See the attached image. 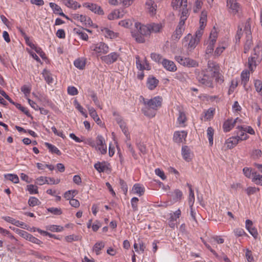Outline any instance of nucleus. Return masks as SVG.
<instances>
[{"instance_id": "f257e3e1", "label": "nucleus", "mask_w": 262, "mask_h": 262, "mask_svg": "<svg viewBox=\"0 0 262 262\" xmlns=\"http://www.w3.org/2000/svg\"><path fill=\"white\" fill-rule=\"evenodd\" d=\"M135 26L137 29L139 26V32L146 36H149L151 33H158L162 32L164 24L161 23H151L146 25H141L139 23H135Z\"/></svg>"}, {"instance_id": "f03ea898", "label": "nucleus", "mask_w": 262, "mask_h": 262, "mask_svg": "<svg viewBox=\"0 0 262 262\" xmlns=\"http://www.w3.org/2000/svg\"><path fill=\"white\" fill-rule=\"evenodd\" d=\"M199 83L203 86L213 88V76L212 73L208 71V70H203L199 72L196 76Z\"/></svg>"}, {"instance_id": "7ed1b4c3", "label": "nucleus", "mask_w": 262, "mask_h": 262, "mask_svg": "<svg viewBox=\"0 0 262 262\" xmlns=\"http://www.w3.org/2000/svg\"><path fill=\"white\" fill-rule=\"evenodd\" d=\"M217 36L216 31L214 29L211 30L209 38L206 43L207 47L205 50V58H209L211 55L213 54L214 45L216 42Z\"/></svg>"}, {"instance_id": "20e7f679", "label": "nucleus", "mask_w": 262, "mask_h": 262, "mask_svg": "<svg viewBox=\"0 0 262 262\" xmlns=\"http://www.w3.org/2000/svg\"><path fill=\"white\" fill-rule=\"evenodd\" d=\"M143 100L144 104L154 111L157 110L159 107L162 105V98L160 96H156L150 99H145L141 97Z\"/></svg>"}, {"instance_id": "39448f33", "label": "nucleus", "mask_w": 262, "mask_h": 262, "mask_svg": "<svg viewBox=\"0 0 262 262\" xmlns=\"http://www.w3.org/2000/svg\"><path fill=\"white\" fill-rule=\"evenodd\" d=\"M187 0H172L171 6L173 9H180L181 16H186L188 14L189 9L187 8Z\"/></svg>"}, {"instance_id": "423d86ee", "label": "nucleus", "mask_w": 262, "mask_h": 262, "mask_svg": "<svg viewBox=\"0 0 262 262\" xmlns=\"http://www.w3.org/2000/svg\"><path fill=\"white\" fill-rule=\"evenodd\" d=\"M199 42L200 40L192 36L190 33L188 34L182 39L183 45L186 47L189 51L193 50Z\"/></svg>"}, {"instance_id": "0eeeda50", "label": "nucleus", "mask_w": 262, "mask_h": 262, "mask_svg": "<svg viewBox=\"0 0 262 262\" xmlns=\"http://www.w3.org/2000/svg\"><path fill=\"white\" fill-rule=\"evenodd\" d=\"M174 59L178 63L184 67L195 68L199 66V63L196 60L189 57L176 56Z\"/></svg>"}, {"instance_id": "6e6552de", "label": "nucleus", "mask_w": 262, "mask_h": 262, "mask_svg": "<svg viewBox=\"0 0 262 262\" xmlns=\"http://www.w3.org/2000/svg\"><path fill=\"white\" fill-rule=\"evenodd\" d=\"M227 6L232 15L239 14L242 11L241 6L236 0H227Z\"/></svg>"}, {"instance_id": "1a4fd4ad", "label": "nucleus", "mask_w": 262, "mask_h": 262, "mask_svg": "<svg viewBox=\"0 0 262 262\" xmlns=\"http://www.w3.org/2000/svg\"><path fill=\"white\" fill-rule=\"evenodd\" d=\"M250 26L249 21L247 22L245 26V31H246V41L244 45V53H247L252 45V39L251 32L250 30Z\"/></svg>"}, {"instance_id": "9d476101", "label": "nucleus", "mask_w": 262, "mask_h": 262, "mask_svg": "<svg viewBox=\"0 0 262 262\" xmlns=\"http://www.w3.org/2000/svg\"><path fill=\"white\" fill-rule=\"evenodd\" d=\"M91 49L96 53L105 54L108 52V47L104 42H99L91 46Z\"/></svg>"}, {"instance_id": "9b49d317", "label": "nucleus", "mask_w": 262, "mask_h": 262, "mask_svg": "<svg viewBox=\"0 0 262 262\" xmlns=\"http://www.w3.org/2000/svg\"><path fill=\"white\" fill-rule=\"evenodd\" d=\"M119 56L117 52H112L110 54L101 57L102 61L107 64H111L116 62Z\"/></svg>"}, {"instance_id": "f8f14e48", "label": "nucleus", "mask_w": 262, "mask_h": 262, "mask_svg": "<svg viewBox=\"0 0 262 262\" xmlns=\"http://www.w3.org/2000/svg\"><path fill=\"white\" fill-rule=\"evenodd\" d=\"M161 64L164 68L168 71L174 72L177 70L176 64L171 60L164 58L161 61Z\"/></svg>"}, {"instance_id": "ddd939ff", "label": "nucleus", "mask_w": 262, "mask_h": 262, "mask_svg": "<svg viewBox=\"0 0 262 262\" xmlns=\"http://www.w3.org/2000/svg\"><path fill=\"white\" fill-rule=\"evenodd\" d=\"M228 43L226 40L219 41L217 48L215 49L213 55L215 57L220 56L224 51L227 48Z\"/></svg>"}, {"instance_id": "4468645a", "label": "nucleus", "mask_w": 262, "mask_h": 262, "mask_svg": "<svg viewBox=\"0 0 262 262\" xmlns=\"http://www.w3.org/2000/svg\"><path fill=\"white\" fill-rule=\"evenodd\" d=\"M238 118L233 120L232 118L228 119L223 123V128L224 132L227 133L230 131L235 126Z\"/></svg>"}, {"instance_id": "2eb2a0df", "label": "nucleus", "mask_w": 262, "mask_h": 262, "mask_svg": "<svg viewBox=\"0 0 262 262\" xmlns=\"http://www.w3.org/2000/svg\"><path fill=\"white\" fill-rule=\"evenodd\" d=\"M84 6L89 8L91 11L94 12L95 14L102 15L104 12L100 6L94 4L85 3Z\"/></svg>"}, {"instance_id": "dca6fc26", "label": "nucleus", "mask_w": 262, "mask_h": 262, "mask_svg": "<svg viewBox=\"0 0 262 262\" xmlns=\"http://www.w3.org/2000/svg\"><path fill=\"white\" fill-rule=\"evenodd\" d=\"M159 83V80L153 76H149L147 79L146 85L150 90H154Z\"/></svg>"}, {"instance_id": "f3484780", "label": "nucleus", "mask_w": 262, "mask_h": 262, "mask_svg": "<svg viewBox=\"0 0 262 262\" xmlns=\"http://www.w3.org/2000/svg\"><path fill=\"white\" fill-rule=\"evenodd\" d=\"M246 228L254 238L257 237L258 235L257 230L253 226V223L251 220H247L246 221Z\"/></svg>"}, {"instance_id": "a211bd4d", "label": "nucleus", "mask_w": 262, "mask_h": 262, "mask_svg": "<svg viewBox=\"0 0 262 262\" xmlns=\"http://www.w3.org/2000/svg\"><path fill=\"white\" fill-rule=\"evenodd\" d=\"M239 141L235 136H233L227 139L225 144L226 145L227 149H230L234 147L238 143Z\"/></svg>"}, {"instance_id": "6ab92c4d", "label": "nucleus", "mask_w": 262, "mask_h": 262, "mask_svg": "<svg viewBox=\"0 0 262 262\" xmlns=\"http://www.w3.org/2000/svg\"><path fill=\"white\" fill-rule=\"evenodd\" d=\"M135 58L137 68L138 70H139L140 71H143L144 70H150L151 68L149 65V63H146V66H145L144 63L140 60L139 56L136 55Z\"/></svg>"}, {"instance_id": "aec40b11", "label": "nucleus", "mask_w": 262, "mask_h": 262, "mask_svg": "<svg viewBox=\"0 0 262 262\" xmlns=\"http://www.w3.org/2000/svg\"><path fill=\"white\" fill-rule=\"evenodd\" d=\"M138 31L135 32L132 31L131 32L132 36L135 38L136 41L138 43H144L145 41V37H146L145 35H143L139 32V26L137 29Z\"/></svg>"}, {"instance_id": "412c9836", "label": "nucleus", "mask_w": 262, "mask_h": 262, "mask_svg": "<svg viewBox=\"0 0 262 262\" xmlns=\"http://www.w3.org/2000/svg\"><path fill=\"white\" fill-rule=\"evenodd\" d=\"M187 135V133L186 131L183 130L181 132L177 131L174 132L173 135V140L176 142L180 143L182 142V140L185 139Z\"/></svg>"}, {"instance_id": "4be33fe9", "label": "nucleus", "mask_w": 262, "mask_h": 262, "mask_svg": "<svg viewBox=\"0 0 262 262\" xmlns=\"http://www.w3.org/2000/svg\"><path fill=\"white\" fill-rule=\"evenodd\" d=\"M77 19L78 22L85 27H91L93 25V21L90 17H73Z\"/></svg>"}, {"instance_id": "5701e85b", "label": "nucleus", "mask_w": 262, "mask_h": 262, "mask_svg": "<svg viewBox=\"0 0 262 262\" xmlns=\"http://www.w3.org/2000/svg\"><path fill=\"white\" fill-rule=\"evenodd\" d=\"M182 155L183 159L187 162L191 160V155L189 148L187 146H184L182 148Z\"/></svg>"}, {"instance_id": "b1692460", "label": "nucleus", "mask_w": 262, "mask_h": 262, "mask_svg": "<svg viewBox=\"0 0 262 262\" xmlns=\"http://www.w3.org/2000/svg\"><path fill=\"white\" fill-rule=\"evenodd\" d=\"M50 6L52 8L53 12L57 15H59L61 16H67L66 15L62 12V10L60 6L57 5V4L53 3H50Z\"/></svg>"}, {"instance_id": "393cba45", "label": "nucleus", "mask_w": 262, "mask_h": 262, "mask_svg": "<svg viewBox=\"0 0 262 262\" xmlns=\"http://www.w3.org/2000/svg\"><path fill=\"white\" fill-rule=\"evenodd\" d=\"M60 2L68 7L76 9L77 8H79L80 6L78 3L73 0H60Z\"/></svg>"}, {"instance_id": "a878e982", "label": "nucleus", "mask_w": 262, "mask_h": 262, "mask_svg": "<svg viewBox=\"0 0 262 262\" xmlns=\"http://www.w3.org/2000/svg\"><path fill=\"white\" fill-rule=\"evenodd\" d=\"M42 76L48 84H50L53 82V79L52 74L48 70L44 69L42 72Z\"/></svg>"}, {"instance_id": "bb28decb", "label": "nucleus", "mask_w": 262, "mask_h": 262, "mask_svg": "<svg viewBox=\"0 0 262 262\" xmlns=\"http://www.w3.org/2000/svg\"><path fill=\"white\" fill-rule=\"evenodd\" d=\"M104 242L101 241L97 242L94 246L93 251L96 254V255H99L100 254V251L104 247Z\"/></svg>"}, {"instance_id": "cd10ccee", "label": "nucleus", "mask_w": 262, "mask_h": 262, "mask_svg": "<svg viewBox=\"0 0 262 262\" xmlns=\"http://www.w3.org/2000/svg\"><path fill=\"white\" fill-rule=\"evenodd\" d=\"M45 145L52 154H56L58 156L61 155V151L55 146L48 142H46Z\"/></svg>"}, {"instance_id": "c85d7f7f", "label": "nucleus", "mask_w": 262, "mask_h": 262, "mask_svg": "<svg viewBox=\"0 0 262 262\" xmlns=\"http://www.w3.org/2000/svg\"><path fill=\"white\" fill-rule=\"evenodd\" d=\"M207 64L208 69H209V70H208V71L210 73L213 72L214 71L220 70V67L219 64L212 60H209L208 61Z\"/></svg>"}, {"instance_id": "c756f323", "label": "nucleus", "mask_w": 262, "mask_h": 262, "mask_svg": "<svg viewBox=\"0 0 262 262\" xmlns=\"http://www.w3.org/2000/svg\"><path fill=\"white\" fill-rule=\"evenodd\" d=\"M242 83L245 86L249 80L250 72L248 70L243 71L241 73Z\"/></svg>"}, {"instance_id": "7c9ffc66", "label": "nucleus", "mask_w": 262, "mask_h": 262, "mask_svg": "<svg viewBox=\"0 0 262 262\" xmlns=\"http://www.w3.org/2000/svg\"><path fill=\"white\" fill-rule=\"evenodd\" d=\"M133 191L135 193L142 196L144 192V188L142 187L139 184H135L133 187Z\"/></svg>"}, {"instance_id": "2f4dec72", "label": "nucleus", "mask_w": 262, "mask_h": 262, "mask_svg": "<svg viewBox=\"0 0 262 262\" xmlns=\"http://www.w3.org/2000/svg\"><path fill=\"white\" fill-rule=\"evenodd\" d=\"M74 66L80 70H83L85 66V61L83 58H78L74 62Z\"/></svg>"}, {"instance_id": "473e14b6", "label": "nucleus", "mask_w": 262, "mask_h": 262, "mask_svg": "<svg viewBox=\"0 0 262 262\" xmlns=\"http://www.w3.org/2000/svg\"><path fill=\"white\" fill-rule=\"evenodd\" d=\"M94 167L99 172H103L105 171L106 169L107 168L105 162L100 163L99 162L95 164Z\"/></svg>"}, {"instance_id": "72a5a7b5", "label": "nucleus", "mask_w": 262, "mask_h": 262, "mask_svg": "<svg viewBox=\"0 0 262 262\" xmlns=\"http://www.w3.org/2000/svg\"><path fill=\"white\" fill-rule=\"evenodd\" d=\"M212 73L213 78L214 77L217 82L222 83L224 81V78L223 75L220 73V70L214 71Z\"/></svg>"}, {"instance_id": "f704fd0d", "label": "nucleus", "mask_w": 262, "mask_h": 262, "mask_svg": "<svg viewBox=\"0 0 262 262\" xmlns=\"http://www.w3.org/2000/svg\"><path fill=\"white\" fill-rule=\"evenodd\" d=\"M101 31L106 37L113 38L117 36L116 33H114L113 31L109 30L107 28H103L101 29Z\"/></svg>"}, {"instance_id": "c9c22d12", "label": "nucleus", "mask_w": 262, "mask_h": 262, "mask_svg": "<svg viewBox=\"0 0 262 262\" xmlns=\"http://www.w3.org/2000/svg\"><path fill=\"white\" fill-rule=\"evenodd\" d=\"M186 117L185 113L182 111H179V117L178 118V122L180 125L184 126V124L186 121Z\"/></svg>"}, {"instance_id": "e433bc0d", "label": "nucleus", "mask_w": 262, "mask_h": 262, "mask_svg": "<svg viewBox=\"0 0 262 262\" xmlns=\"http://www.w3.org/2000/svg\"><path fill=\"white\" fill-rule=\"evenodd\" d=\"M203 4V0H195L193 8V12L194 13H197L201 11Z\"/></svg>"}, {"instance_id": "4c0bfd02", "label": "nucleus", "mask_w": 262, "mask_h": 262, "mask_svg": "<svg viewBox=\"0 0 262 262\" xmlns=\"http://www.w3.org/2000/svg\"><path fill=\"white\" fill-rule=\"evenodd\" d=\"M133 20L130 18H127L121 20L119 23V25L126 28H129L133 25Z\"/></svg>"}, {"instance_id": "58836bf2", "label": "nucleus", "mask_w": 262, "mask_h": 262, "mask_svg": "<svg viewBox=\"0 0 262 262\" xmlns=\"http://www.w3.org/2000/svg\"><path fill=\"white\" fill-rule=\"evenodd\" d=\"M5 178L14 183H18L19 182V178L16 174H6L4 176Z\"/></svg>"}, {"instance_id": "ea45409f", "label": "nucleus", "mask_w": 262, "mask_h": 262, "mask_svg": "<svg viewBox=\"0 0 262 262\" xmlns=\"http://www.w3.org/2000/svg\"><path fill=\"white\" fill-rule=\"evenodd\" d=\"M207 134L209 142L210 145L213 144L214 129L211 127H209L207 130Z\"/></svg>"}, {"instance_id": "a19ab883", "label": "nucleus", "mask_w": 262, "mask_h": 262, "mask_svg": "<svg viewBox=\"0 0 262 262\" xmlns=\"http://www.w3.org/2000/svg\"><path fill=\"white\" fill-rule=\"evenodd\" d=\"M215 112V108L213 107L209 108L208 110L204 112V118L206 120H209L213 118Z\"/></svg>"}, {"instance_id": "79ce46f5", "label": "nucleus", "mask_w": 262, "mask_h": 262, "mask_svg": "<svg viewBox=\"0 0 262 262\" xmlns=\"http://www.w3.org/2000/svg\"><path fill=\"white\" fill-rule=\"evenodd\" d=\"M244 130V128L243 126H238L236 127V130L234 132L235 136L239 141L241 140L239 139H241L240 137H242L245 132Z\"/></svg>"}, {"instance_id": "37998d69", "label": "nucleus", "mask_w": 262, "mask_h": 262, "mask_svg": "<svg viewBox=\"0 0 262 262\" xmlns=\"http://www.w3.org/2000/svg\"><path fill=\"white\" fill-rule=\"evenodd\" d=\"M142 113L145 115L149 118H152L155 116L156 113L155 112H152L151 111V108H149L148 106L143 108L142 109Z\"/></svg>"}, {"instance_id": "c03bdc74", "label": "nucleus", "mask_w": 262, "mask_h": 262, "mask_svg": "<svg viewBox=\"0 0 262 262\" xmlns=\"http://www.w3.org/2000/svg\"><path fill=\"white\" fill-rule=\"evenodd\" d=\"M74 31L76 34H77L79 36L80 38H81L83 40H87V39H88V34L85 32L81 30L80 29L75 28L74 29Z\"/></svg>"}, {"instance_id": "a18cd8bd", "label": "nucleus", "mask_w": 262, "mask_h": 262, "mask_svg": "<svg viewBox=\"0 0 262 262\" xmlns=\"http://www.w3.org/2000/svg\"><path fill=\"white\" fill-rule=\"evenodd\" d=\"M41 204V202L39 201V200L34 196L30 197L28 200V204L31 207H34L35 206L39 205Z\"/></svg>"}, {"instance_id": "49530a36", "label": "nucleus", "mask_w": 262, "mask_h": 262, "mask_svg": "<svg viewBox=\"0 0 262 262\" xmlns=\"http://www.w3.org/2000/svg\"><path fill=\"white\" fill-rule=\"evenodd\" d=\"M150 57L152 60L158 63H161V61L164 59L161 54L156 53H152L150 54Z\"/></svg>"}, {"instance_id": "de8ad7c7", "label": "nucleus", "mask_w": 262, "mask_h": 262, "mask_svg": "<svg viewBox=\"0 0 262 262\" xmlns=\"http://www.w3.org/2000/svg\"><path fill=\"white\" fill-rule=\"evenodd\" d=\"M73 104H74V105L75 106V108L76 109H77L81 113L82 115H83L84 116H85V117H87V114H86V113L84 112V108H83V107L80 104V103L78 102V101L75 99L74 101V102H73Z\"/></svg>"}, {"instance_id": "09e8293b", "label": "nucleus", "mask_w": 262, "mask_h": 262, "mask_svg": "<svg viewBox=\"0 0 262 262\" xmlns=\"http://www.w3.org/2000/svg\"><path fill=\"white\" fill-rule=\"evenodd\" d=\"M253 181L257 185H262V175L257 174L256 172L253 173Z\"/></svg>"}, {"instance_id": "8fccbe9b", "label": "nucleus", "mask_w": 262, "mask_h": 262, "mask_svg": "<svg viewBox=\"0 0 262 262\" xmlns=\"http://www.w3.org/2000/svg\"><path fill=\"white\" fill-rule=\"evenodd\" d=\"M47 211L54 215H60L62 211L60 208L50 207L47 208Z\"/></svg>"}, {"instance_id": "3c124183", "label": "nucleus", "mask_w": 262, "mask_h": 262, "mask_svg": "<svg viewBox=\"0 0 262 262\" xmlns=\"http://www.w3.org/2000/svg\"><path fill=\"white\" fill-rule=\"evenodd\" d=\"M76 193V190H68L64 193L63 196L67 200H70L71 199H73V198L75 196Z\"/></svg>"}, {"instance_id": "603ef678", "label": "nucleus", "mask_w": 262, "mask_h": 262, "mask_svg": "<svg viewBox=\"0 0 262 262\" xmlns=\"http://www.w3.org/2000/svg\"><path fill=\"white\" fill-rule=\"evenodd\" d=\"M120 128L121 129L122 132L124 133V135L126 136L127 139H130L129 133L128 132V128L126 126V124L125 122H124L119 125Z\"/></svg>"}, {"instance_id": "864d4df0", "label": "nucleus", "mask_w": 262, "mask_h": 262, "mask_svg": "<svg viewBox=\"0 0 262 262\" xmlns=\"http://www.w3.org/2000/svg\"><path fill=\"white\" fill-rule=\"evenodd\" d=\"M183 33V31L176 29L171 36L172 39L173 40H178L181 37Z\"/></svg>"}, {"instance_id": "5fc2aeb1", "label": "nucleus", "mask_w": 262, "mask_h": 262, "mask_svg": "<svg viewBox=\"0 0 262 262\" xmlns=\"http://www.w3.org/2000/svg\"><path fill=\"white\" fill-rule=\"evenodd\" d=\"M259 191V188L255 187H249L245 189V191L246 192L247 195L249 196L251 195V194H253Z\"/></svg>"}, {"instance_id": "6e6d98bb", "label": "nucleus", "mask_w": 262, "mask_h": 262, "mask_svg": "<svg viewBox=\"0 0 262 262\" xmlns=\"http://www.w3.org/2000/svg\"><path fill=\"white\" fill-rule=\"evenodd\" d=\"M139 199L137 197H134L131 199V205L133 211H136L138 210V202Z\"/></svg>"}, {"instance_id": "4d7b16f0", "label": "nucleus", "mask_w": 262, "mask_h": 262, "mask_svg": "<svg viewBox=\"0 0 262 262\" xmlns=\"http://www.w3.org/2000/svg\"><path fill=\"white\" fill-rule=\"evenodd\" d=\"M63 227L57 225H50L47 227V229L52 232H60L63 230Z\"/></svg>"}, {"instance_id": "13d9d810", "label": "nucleus", "mask_w": 262, "mask_h": 262, "mask_svg": "<svg viewBox=\"0 0 262 262\" xmlns=\"http://www.w3.org/2000/svg\"><path fill=\"white\" fill-rule=\"evenodd\" d=\"M27 190L30 194H37L38 193L37 187L33 184L27 186Z\"/></svg>"}, {"instance_id": "bf43d9fd", "label": "nucleus", "mask_w": 262, "mask_h": 262, "mask_svg": "<svg viewBox=\"0 0 262 262\" xmlns=\"http://www.w3.org/2000/svg\"><path fill=\"white\" fill-rule=\"evenodd\" d=\"M181 214V211L179 209L173 213L170 214V219L171 220V221H176L180 217Z\"/></svg>"}, {"instance_id": "052dcab7", "label": "nucleus", "mask_w": 262, "mask_h": 262, "mask_svg": "<svg viewBox=\"0 0 262 262\" xmlns=\"http://www.w3.org/2000/svg\"><path fill=\"white\" fill-rule=\"evenodd\" d=\"M254 86L256 91L260 93L262 95V82L260 80H256L254 82Z\"/></svg>"}, {"instance_id": "680f3d73", "label": "nucleus", "mask_w": 262, "mask_h": 262, "mask_svg": "<svg viewBox=\"0 0 262 262\" xmlns=\"http://www.w3.org/2000/svg\"><path fill=\"white\" fill-rule=\"evenodd\" d=\"M15 106L16 108L26 114L27 116L29 117L31 116L27 108L21 106L20 104L17 103L15 104Z\"/></svg>"}, {"instance_id": "e2e57ef3", "label": "nucleus", "mask_w": 262, "mask_h": 262, "mask_svg": "<svg viewBox=\"0 0 262 262\" xmlns=\"http://www.w3.org/2000/svg\"><path fill=\"white\" fill-rule=\"evenodd\" d=\"M186 20V18L184 19H181L176 29L184 32L185 29V23Z\"/></svg>"}, {"instance_id": "0e129e2a", "label": "nucleus", "mask_w": 262, "mask_h": 262, "mask_svg": "<svg viewBox=\"0 0 262 262\" xmlns=\"http://www.w3.org/2000/svg\"><path fill=\"white\" fill-rule=\"evenodd\" d=\"M233 232L235 235L238 237L247 235L246 233L242 228H236L234 230Z\"/></svg>"}, {"instance_id": "69168bd1", "label": "nucleus", "mask_w": 262, "mask_h": 262, "mask_svg": "<svg viewBox=\"0 0 262 262\" xmlns=\"http://www.w3.org/2000/svg\"><path fill=\"white\" fill-rule=\"evenodd\" d=\"M33 49H34L35 52L39 54V55L42 58V59H46V54L44 53V52L42 50L41 48L37 47L36 46Z\"/></svg>"}, {"instance_id": "338daca9", "label": "nucleus", "mask_w": 262, "mask_h": 262, "mask_svg": "<svg viewBox=\"0 0 262 262\" xmlns=\"http://www.w3.org/2000/svg\"><path fill=\"white\" fill-rule=\"evenodd\" d=\"M65 239L67 242L71 243L73 241H77L79 239V236L74 234L66 236Z\"/></svg>"}, {"instance_id": "774afa93", "label": "nucleus", "mask_w": 262, "mask_h": 262, "mask_svg": "<svg viewBox=\"0 0 262 262\" xmlns=\"http://www.w3.org/2000/svg\"><path fill=\"white\" fill-rule=\"evenodd\" d=\"M68 93L71 96H75L78 94V92L77 88L75 86H71L68 88Z\"/></svg>"}]
</instances>
